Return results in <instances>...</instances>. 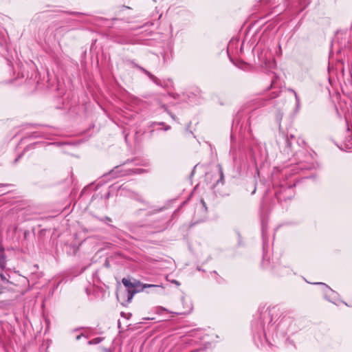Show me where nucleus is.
Wrapping results in <instances>:
<instances>
[{
    "label": "nucleus",
    "instance_id": "nucleus-53",
    "mask_svg": "<svg viewBox=\"0 0 352 352\" xmlns=\"http://www.w3.org/2000/svg\"><path fill=\"white\" fill-rule=\"evenodd\" d=\"M261 210H263V203L262 204V206H261Z\"/></svg>",
    "mask_w": 352,
    "mask_h": 352
},
{
    "label": "nucleus",
    "instance_id": "nucleus-20",
    "mask_svg": "<svg viewBox=\"0 0 352 352\" xmlns=\"http://www.w3.org/2000/svg\"><path fill=\"white\" fill-rule=\"evenodd\" d=\"M256 115L255 111H253L250 113V115L249 116L248 118L245 120V127L248 125L249 126H251L252 123V118Z\"/></svg>",
    "mask_w": 352,
    "mask_h": 352
},
{
    "label": "nucleus",
    "instance_id": "nucleus-16",
    "mask_svg": "<svg viewBox=\"0 0 352 352\" xmlns=\"http://www.w3.org/2000/svg\"><path fill=\"white\" fill-rule=\"evenodd\" d=\"M219 173V178L214 185V188H216L219 184L223 185V180H224V174L223 171V168L221 164H218L217 166Z\"/></svg>",
    "mask_w": 352,
    "mask_h": 352
},
{
    "label": "nucleus",
    "instance_id": "nucleus-51",
    "mask_svg": "<svg viewBox=\"0 0 352 352\" xmlns=\"http://www.w3.org/2000/svg\"><path fill=\"white\" fill-rule=\"evenodd\" d=\"M23 278H25L29 283V280L26 278L25 276H23Z\"/></svg>",
    "mask_w": 352,
    "mask_h": 352
},
{
    "label": "nucleus",
    "instance_id": "nucleus-31",
    "mask_svg": "<svg viewBox=\"0 0 352 352\" xmlns=\"http://www.w3.org/2000/svg\"><path fill=\"white\" fill-rule=\"evenodd\" d=\"M252 188H253V190H252V191L251 192V195H254L255 193V192H256V187L255 184H252Z\"/></svg>",
    "mask_w": 352,
    "mask_h": 352
},
{
    "label": "nucleus",
    "instance_id": "nucleus-40",
    "mask_svg": "<svg viewBox=\"0 0 352 352\" xmlns=\"http://www.w3.org/2000/svg\"><path fill=\"white\" fill-rule=\"evenodd\" d=\"M170 129V126H166L165 128H164V131H168Z\"/></svg>",
    "mask_w": 352,
    "mask_h": 352
},
{
    "label": "nucleus",
    "instance_id": "nucleus-27",
    "mask_svg": "<svg viewBox=\"0 0 352 352\" xmlns=\"http://www.w3.org/2000/svg\"><path fill=\"white\" fill-rule=\"evenodd\" d=\"M60 281H59V282H58V283H56L54 285V287H53L52 289L50 291V294H53L54 293L55 290H56V289L58 288V287L59 286V284H60Z\"/></svg>",
    "mask_w": 352,
    "mask_h": 352
},
{
    "label": "nucleus",
    "instance_id": "nucleus-44",
    "mask_svg": "<svg viewBox=\"0 0 352 352\" xmlns=\"http://www.w3.org/2000/svg\"><path fill=\"white\" fill-rule=\"evenodd\" d=\"M84 329V327H79V328H77L74 331H78L80 329Z\"/></svg>",
    "mask_w": 352,
    "mask_h": 352
},
{
    "label": "nucleus",
    "instance_id": "nucleus-9",
    "mask_svg": "<svg viewBox=\"0 0 352 352\" xmlns=\"http://www.w3.org/2000/svg\"><path fill=\"white\" fill-rule=\"evenodd\" d=\"M296 142V137L293 135H288L285 132H280L277 142L285 146L283 151L287 154L292 150L293 143Z\"/></svg>",
    "mask_w": 352,
    "mask_h": 352
},
{
    "label": "nucleus",
    "instance_id": "nucleus-32",
    "mask_svg": "<svg viewBox=\"0 0 352 352\" xmlns=\"http://www.w3.org/2000/svg\"><path fill=\"white\" fill-rule=\"evenodd\" d=\"M164 122H153L151 126H154V125H164Z\"/></svg>",
    "mask_w": 352,
    "mask_h": 352
},
{
    "label": "nucleus",
    "instance_id": "nucleus-1",
    "mask_svg": "<svg viewBox=\"0 0 352 352\" xmlns=\"http://www.w3.org/2000/svg\"><path fill=\"white\" fill-rule=\"evenodd\" d=\"M278 309L276 307H262L254 315L251 323V333L254 344L258 347L266 346L279 347L281 342L294 346L287 333L292 332L294 321L289 317H283L278 322Z\"/></svg>",
    "mask_w": 352,
    "mask_h": 352
},
{
    "label": "nucleus",
    "instance_id": "nucleus-41",
    "mask_svg": "<svg viewBox=\"0 0 352 352\" xmlns=\"http://www.w3.org/2000/svg\"><path fill=\"white\" fill-rule=\"evenodd\" d=\"M173 283H174L175 284H176L177 285H179L180 283L177 281V280H173Z\"/></svg>",
    "mask_w": 352,
    "mask_h": 352
},
{
    "label": "nucleus",
    "instance_id": "nucleus-34",
    "mask_svg": "<svg viewBox=\"0 0 352 352\" xmlns=\"http://www.w3.org/2000/svg\"><path fill=\"white\" fill-rule=\"evenodd\" d=\"M33 267H34V271L32 272V274H34L36 270H38V265H34L33 266Z\"/></svg>",
    "mask_w": 352,
    "mask_h": 352
},
{
    "label": "nucleus",
    "instance_id": "nucleus-43",
    "mask_svg": "<svg viewBox=\"0 0 352 352\" xmlns=\"http://www.w3.org/2000/svg\"><path fill=\"white\" fill-rule=\"evenodd\" d=\"M0 276L2 280H6V277L3 274H1Z\"/></svg>",
    "mask_w": 352,
    "mask_h": 352
},
{
    "label": "nucleus",
    "instance_id": "nucleus-21",
    "mask_svg": "<svg viewBox=\"0 0 352 352\" xmlns=\"http://www.w3.org/2000/svg\"><path fill=\"white\" fill-rule=\"evenodd\" d=\"M100 220L107 224H108L111 228H116V227L113 225H111V224H109V222H111L112 221V219L107 217V216H105L102 218H100Z\"/></svg>",
    "mask_w": 352,
    "mask_h": 352
},
{
    "label": "nucleus",
    "instance_id": "nucleus-47",
    "mask_svg": "<svg viewBox=\"0 0 352 352\" xmlns=\"http://www.w3.org/2000/svg\"><path fill=\"white\" fill-rule=\"evenodd\" d=\"M23 327L26 324H25V319H24V318H23Z\"/></svg>",
    "mask_w": 352,
    "mask_h": 352
},
{
    "label": "nucleus",
    "instance_id": "nucleus-49",
    "mask_svg": "<svg viewBox=\"0 0 352 352\" xmlns=\"http://www.w3.org/2000/svg\"><path fill=\"white\" fill-rule=\"evenodd\" d=\"M306 177H307V178H311V177L312 178V177H314V175H311V176Z\"/></svg>",
    "mask_w": 352,
    "mask_h": 352
},
{
    "label": "nucleus",
    "instance_id": "nucleus-39",
    "mask_svg": "<svg viewBox=\"0 0 352 352\" xmlns=\"http://www.w3.org/2000/svg\"><path fill=\"white\" fill-rule=\"evenodd\" d=\"M196 167H197V165L194 166V168H193V169H192V172H191V176L194 174V173H195V169L196 168Z\"/></svg>",
    "mask_w": 352,
    "mask_h": 352
},
{
    "label": "nucleus",
    "instance_id": "nucleus-25",
    "mask_svg": "<svg viewBox=\"0 0 352 352\" xmlns=\"http://www.w3.org/2000/svg\"><path fill=\"white\" fill-rule=\"evenodd\" d=\"M5 265H6V263H5V258H4V256L3 254H0V267L1 269H3L5 267Z\"/></svg>",
    "mask_w": 352,
    "mask_h": 352
},
{
    "label": "nucleus",
    "instance_id": "nucleus-22",
    "mask_svg": "<svg viewBox=\"0 0 352 352\" xmlns=\"http://www.w3.org/2000/svg\"><path fill=\"white\" fill-rule=\"evenodd\" d=\"M292 92L294 93V96H295V99H296V107L297 108H299L300 107V98L297 94V93L294 90V89H291Z\"/></svg>",
    "mask_w": 352,
    "mask_h": 352
},
{
    "label": "nucleus",
    "instance_id": "nucleus-13",
    "mask_svg": "<svg viewBox=\"0 0 352 352\" xmlns=\"http://www.w3.org/2000/svg\"><path fill=\"white\" fill-rule=\"evenodd\" d=\"M265 234H266V228L264 224L263 221L262 220V236L263 240V260L261 261V265L263 268L267 269L270 266V259L267 257V253L265 252Z\"/></svg>",
    "mask_w": 352,
    "mask_h": 352
},
{
    "label": "nucleus",
    "instance_id": "nucleus-14",
    "mask_svg": "<svg viewBox=\"0 0 352 352\" xmlns=\"http://www.w3.org/2000/svg\"><path fill=\"white\" fill-rule=\"evenodd\" d=\"M243 115V112L239 111L234 117L232 126V132H233L234 130L236 131L239 126H240V129L243 127L244 121H242Z\"/></svg>",
    "mask_w": 352,
    "mask_h": 352
},
{
    "label": "nucleus",
    "instance_id": "nucleus-28",
    "mask_svg": "<svg viewBox=\"0 0 352 352\" xmlns=\"http://www.w3.org/2000/svg\"><path fill=\"white\" fill-rule=\"evenodd\" d=\"M237 235H238V246H241L243 245L241 236L239 233H237Z\"/></svg>",
    "mask_w": 352,
    "mask_h": 352
},
{
    "label": "nucleus",
    "instance_id": "nucleus-10",
    "mask_svg": "<svg viewBox=\"0 0 352 352\" xmlns=\"http://www.w3.org/2000/svg\"><path fill=\"white\" fill-rule=\"evenodd\" d=\"M272 273L278 277H285L294 274L291 267L284 265L282 263H276L273 265Z\"/></svg>",
    "mask_w": 352,
    "mask_h": 352
},
{
    "label": "nucleus",
    "instance_id": "nucleus-24",
    "mask_svg": "<svg viewBox=\"0 0 352 352\" xmlns=\"http://www.w3.org/2000/svg\"><path fill=\"white\" fill-rule=\"evenodd\" d=\"M164 311H167V309L163 307L159 306L155 307V312L158 314H162Z\"/></svg>",
    "mask_w": 352,
    "mask_h": 352
},
{
    "label": "nucleus",
    "instance_id": "nucleus-29",
    "mask_svg": "<svg viewBox=\"0 0 352 352\" xmlns=\"http://www.w3.org/2000/svg\"><path fill=\"white\" fill-rule=\"evenodd\" d=\"M82 337H85V338H87V336H86L84 333H80V335H78L76 337V340H79Z\"/></svg>",
    "mask_w": 352,
    "mask_h": 352
},
{
    "label": "nucleus",
    "instance_id": "nucleus-11",
    "mask_svg": "<svg viewBox=\"0 0 352 352\" xmlns=\"http://www.w3.org/2000/svg\"><path fill=\"white\" fill-rule=\"evenodd\" d=\"M285 10L289 11H294L296 8L295 0H283ZM310 3V0H298L299 10L298 13L302 12Z\"/></svg>",
    "mask_w": 352,
    "mask_h": 352
},
{
    "label": "nucleus",
    "instance_id": "nucleus-38",
    "mask_svg": "<svg viewBox=\"0 0 352 352\" xmlns=\"http://www.w3.org/2000/svg\"><path fill=\"white\" fill-rule=\"evenodd\" d=\"M170 116H171V118H172L174 120H175L176 117H175V116L174 114H172V113H170Z\"/></svg>",
    "mask_w": 352,
    "mask_h": 352
},
{
    "label": "nucleus",
    "instance_id": "nucleus-5",
    "mask_svg": "<svg viewBox=\"0 0 352 352\" xmlns=\"http://www.w3.org/2000/svg\"><path fill=\"white\" fill-rule=\"evenodd\" d=\"M274 173L272 174L273 180H274ZM274 195L277 201L280 203L291 200L294 196V187L296 184L290 182L288 183L287 181L280 182L279 185H277L275 181L273 182Z\"/></svg>",
    "mask_w": 352,
    "mask_h": 352
},
{
    "label": "nucleus",
    "instance_id": "nucleus-37",
    "mask_svg": "<svg viewBox=\"0 0 352 352\" xmlns=\"http://www.w3.org/2000/svg\"><path fill=\"white\" fill-rule=\"evenodd\" d=\"M103 350L104 352H112V351L109 349H104Z\"/></svg>",
    "mask_w": 352,
    "mask_h": 352
},
{
    "label": "nucleus",
    "instance_id": "nucleus-6",
    "mask_svg": "<svg viewBox=\"0 0 352 352\" xmlns=\"http://www.w3.org/2000/svg\"><path fill=\"white\" fill-rule=\"evenodd\" d=\"M304 157L305 159L303 160H300L289 169L287 168L283 170L280 173L281 176H287L289 173L291 175H296L300 173V171L316 168L318 164L314 162L311 154H304Z\"/></svg>",
    "mask_w": 352,
    "mask_h": 352
},
{
    "label": "nucleus",
    "instance_id": "nucleus-19",
    "mask_svg": "<svg viewBox=\"0 0 352 352\" xmlns=\"http://www.w3.org/2000/svg\"><path fill=\"white\" fill-rule=\"evenodd\" d=\"M103 340H104V338L102 337H97L92 340H90L88 342V344H89V345L98 344L100 343Z\"/></svg>",
    "mask_w": 352,
    "mask_h": 352
},
{
    "label": "nucleus",
    "instance_id": "nucleus-15",
    "mask_svg": "<svg viewBox=\"0 0 352 352\" xmlns=\"http://www.w3.org/2000/svg\"><path fill=\"white\" fill-rule=\"evenodd\" d=\"M349 135L345 138L341 146H339L340 149L344 151H349L352 148V133L349 132V128L347 129Z\"/></svg>",
    "mask_w": 352,
    "mask_h": 352
},
{
    "label": "nucleus",
    "instance_id": "nucleus-48",
    "mask_svg": "<svg viewBox=\"0 0 352 352\" xmlns=\"http://www.w3.org/2000/svg\"><path fill=\"white\" fill-rule=\"evenodd\" d=\"M302 154H304V152H300L298 155H302Z\"/></svg>",
    "mask_w": 352,
    "mask_h": 352
},
{
    "label": "nucleus",
    "instance_id": "nucleus-46",
    "mask_svg": "<svg viewBox=\"0 0 352 352\" xmlns=\"http://www.w3.org/2000/svg\"><path fill=\"white\" fill-rule=\"evenodd\" d=\"M176 95H177V94H173L172 95L173 98L175 99V98H177V97H176Z\"/></svg>",
    "mask_w": 352,
    "mask_h": 352
},
{
    "label": "nucleus",
    "instance_id": "nucleus-23",
    "mask_svg": "<svg viewBox=\"0 0 352 352\" xmlns=\"http://www.w3.org/2000/svg\"><path fill=\"white\" fill-rule=\"evenodd\" d=\"M292 92L294 93V96H295V99H296V107L297 108H299L300 107V98L297 94V93L294 90V89H291Z\"/></svg>",
    "mask_w": 352,
    "mask_h": 352
},
{
    "label": "nucleus",
    "instance_id": "nucleus-17",
    "mask_svg": "<svg viewBox=\"0 0 352 352\" xmlns=\"http://www.w3.org/2000/svg\"><path fill=\"white\" fill-rule=\"evenodd\" d=\"M67 248V252L69 254H75L78 250V246L75 243L69 245Z\"/></svg>",
    "mask_w": 352,
    "mask_h": 352
},
{
    "label": "nucleus",
    "instance_id": "nucleus-26",
    "mask_svg": "<svg viewBox=\"0 0 352 352\" xmlns=\"http://www.w3.org/2000/svg\"><path fill=\"white\" fill-rule=\"evenodd\" d=\"M168 226H169V221L166 222V223L165 225H162L160 227L156 226V228H158L159 231H162V230H164L165 229H166Z\"/></svg>",
    "mask_w": 352,
    "mask_h": 352
},
{
    "label": "nucleus",
    "instance_id": "nucleus-45",
    "mask_svg": "<svg viewBox=\"0 0 352 352\" xmlns=\"http://www.w3.org/2000/svg\"><path fill=\"white\" fill-rule=\"evenodd\" d=\"M277 119L280 120L282 119V116H278Z\"/></svg>",
    "mask_w": 352,
    "mask_h": 352
},
{
    "label": "nucleus",
    "instance_id": "nucleus-55",
    "mask_svg": "<svg viewBox=\"0 0 352 352\" xmlns=\"http://www.w3.org/2000/svg\"><path fill=\"white\" fill-rule=\"evenodd\" d=\"M135 164V165H138V164H139V162H136Z\"/></svg>",
    "mask_w": 352,
    "mask_h": 352
},
{
    "label": "nucleus",
    "instance_id": "nucleus-30",
    "mask_svg": "<svg viewBox=\"0 0 352 352\" xmlns=\"http://www.w3.org/2000/svg\"><path fill=\"white\" fill-rule=\"evenodd\" d=\"M265 102H266V100H264V99H261L258 101L259 102V106H265Z\"/></svg>",
    "mask_w": 352,
    "mask_h": 352
},
{
    "label": "nucleus",
    "instance_id": "nucleus-50",
    "mask_svg": "<svg viewBox=\"0 0 352 352\" xmlns=\"http://www.w3.org/2000/svg\"><path fill=\"white\" fill-rule=\"evenodd\" d=\"M197 270L198 271H201V269L199 267H197Z\"/></svg>",
    "mask_w": 352,
    "mask_h": 352
},
{
    "label": "nucleus",
    "instance_id": "nucleus-2",
    "mask_svg": "<svg viewBox=\"0 0 352 352\" xmlns=\"http://www.w3.org/2000/svg\"><path fill=\"white\" fill-rule=\"evenodd\" d=\"M230 154L232 157L234 166L238 168H241L245 162L250 160L258 172L265 166L268 160V152L265 143L255 142L247 153L243 147L239 146L238 149L236 148L232 134Z\"/></svg>",
    "mask_w": 352,
    "mask_h": 352
},
{
    "label": "nucleus",
    "instance_id": "nucleus-4",
    "mask_svg": "<svg viewBox=\"0 0 352 352\" xmlns=\"http://www.w3.org/2000/svg\"><path fill=\"white\" fill-rule=\"evenodd\" d=\"M122 283L126 287L127 302H130L136 293L144 291V289L150 288L153 291L160 289L163 291L164 287L162 285L155 284H143L140 281L134 280L133 282L131 281L129 278H123Z\"/></svg>",
    "mask_w": 352,
    "mask_h": 352
},
{
    "label": "nucleus",
    "instance_id": "nucleus-36",
    "mask_svg": "<svg viewBox=\"0 0 352 352\" xmlns=\"http://www.w3.org/2000/svg\"><path fill=\"white\" fill-rule=\"evenodd\" d=\"M278 96V94H275V93H272V96L271 97V98H276V97Z\"/></svg>",
    "mask_w": 352,
    "mask_h": 352
},
{
    "label": "nucleus",
    "instance_id": "nucleus-35",
    "mask_svg": "<svg viewBox=\"0 0 352 352\" xmlns=\"http://www.w3.org/2000/svg\"><path fill=\"white\" fill-rule=\"evenodd\" d=\"M201 204H202L203 206H204V207L205 208V209L206 210V209H207V208H206V204L205 201H204L203 199H201Z\"/></svg>",
    "mask_w": 352,
    "mask_h": 352
},
{
    "label": "nucleus",
    "instance_id": "nucleus-12",
    "mask_svg": "<svg viewBox=\"0 0 352 352\" xmlns=\"http://www.w3.org/2000/svg\"><path fill=\"white\" fill-rule=\"evenodd\" d=\"M129 63L133 67L137 68L138 69H139L140 71L143 72L144 74H146L148 77V78L156 85L160 86V87H165L167 85L163 84L162 81L160 79H159L155 76L152 74L150 72H148V70L144 69L143 67L137 64L134 60H129Z\"/></svg>",
    "mask_w": 352,
    "mask_h": 352
},
{
    "label": "nucleus",
    "instance_id": "nucleus-3",
    "mask_svg": "<svg viewBox=\"0 0 352 352\" xmlns=\"http://www.w3.org/2000/svg\"><path fill=\"white\" fill-rule=\"evenodd\" d=\"M131 197L144 205L143 208H140L133 212V216L135 218L138 219L144 217V219L139 223V226L141 227L151 226L148 221V218L155 214L164 211L166 208V206L157 207L151 205L148 201L143 199L141 195L137 192H133Z\"/></svg>",
    "mask_w": 352,
    "mask_h": 352
},
{
    "label": "nucleus",
    "instance_id": "nucleus-54",
    "mask_svg": "<svg viewBox=\"0 0 352 352\" xmlns=\"http://www.w3.org/2000/svg\"><path fill=\"white\" fill-rule=\"evenodd\" d=\"M261 210H263V203L262 204V206H261Z\"/></svg>",
    "mask_w": 352,
    "mask_h": 352
},
{
    "label": "nucleus",
    "instance_id": "nucleus-42",
    "mask_svg": "<svg viewBox=\"0 0 352 352\" xmlns=\"http://www.w3.org/2000/svg\"><path fill=\"white\" fill-rule=\"evenodd\" d=\"M110 196V192H108L106 195H105V199H108Z\"/></svg>",
    "mask_w": 352,
    "mask_h": 352
},
{
    "label": "nucleus",
    "instance_id": "nucleus-7",
    "mask_svg": "<svg viewBox=\"0 0 352 352\" xmlns=\"http://www.w3.org/2000/svg\"><path fill=\"white\" fill-rule=\"evenodd\" d=\"M137 160L133 159L131 160H126L123 164L115 166L111 170H110L108 173L103 175L100 179L97 182L96 188H99L108 180L111 178H116L118 177L125 176V175H131V173L129 171V168L124 169L123 165H126L132 162H136Z\"/></svg>",
    "mask_w": 352,
    "mask_h": 352
},
{
    "label": "nucleus",
    "instance_id": "nucleus-8",
    "mask_svg": "<svg viewBox=\"0 0 352 352\" xmlns=\"http://www.w3.org/2000/svg\"><path fill=\"white\" fill-rule=\"evenodd\" d=\"M312 284L319 285L320 287V290L323 294V297L327 301L338 305V301H339V294L332 289L327 284L322 282H316Z\"/></svg>",
    "mask_w": 352,
    "mask_h": 352
},
{
    "label": "nucleus",
    "instance_id": "nucleus-18",
    "mask_svg": "<svg viewBox=\"0 0 352 352\" xmlns=\"http://www.w3.org/2000/svg\"><path fill=\"white\" fill-rule=\"evenodd\" d=\"M130 173H131V175L133 174H142L144 173H146V170L144 168H129Z\"/></svg>",
    "mask_w": 352,
    "mask_h": 352
},
{
    "label": "nucleus",
    "instance_id": "nucleus-52",
    "mask_svg": "<svg viewBox=\"0 0 352 352\" xmlns=\"http://www.w3.org/2000/svg\"><path fill=\"white\" fill-rule=\"evenodd\" d=\"M342 302H343L345 305L349 306V305H348V304H347L346 302H344V301H342Z\"/></svg>",
    "mask_w": 352,
    "mask_h": 352
},
{
    "label": "nucleus",
    "instance_id": "nucleus-33",
    "mask_svg": "<svg viewBox=\"0 0 352 352\" xmlns=\"http://www.w3.org/2000/svg\"><path fill=\"white\" fill-rule=\"evenodd\" d=\"M72 14H74V15H76V16H80V15H82L83 14L81 13V12H72L71 13Z\"/></svg>",
    "mask_w": 352,
    "mask_h": 352
}]
</instances>
